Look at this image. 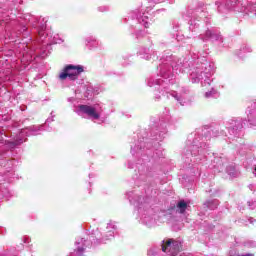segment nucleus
I'll return each mask as SVG.
<instances>
[{
    "instance_id": "obj_1",
    "label": "nucleus",
    "mask_w": 256,
    "mask_h": 256,
    "mask_svg": "<svg viewBox=\"0 0 256 256\" xmlns=\"http://www.w3.org/2000/svg\"><path fill=\"white\" fill-rule=\"evenodd\" d=\"M85 69L81 65H73V64H68L66 65L62 72L59 74L58 78L60 81H65L67 77L70 79V81H77L79 79V75L83 73Z\"/></svg>"
},
{
    "instance_id": "obj_2",
    "label": "nucleus",
    "mask_w": 256,
    "mask_h": 256,
    "mask_svg": "<svg viewBox=\"0 0 256 256\" xmlns=\"http://www.w3.org/2000/svg\"><path fill=\"white\" fill-rule=\"evenodd\" d=\"M163 253L167 251H172V255L179 253V243L173 239H168L164 244H162Z\"/></svg>"
},
{
    "instance_id": "obj_3",
    "label": "nucleus",
    "mask_w": 256,
    "mask_h": 256,
    "mask_svg": "<svg viewBox=\"0 0 256 256\" xmlns=\"http://www.w3.org/2000/svg\"><path fill=\"white\" fill-rule=\"evenodd\" d=\"M79 109L80 111H82V113H85L88 117H93V119H99V113H97L94 107H91L88 105H80Z\"/></svg>"
},
{
    "instance_id": "obj_4",
    "label": "nucleus",
    "mask_w": 256,
    "mask_h": 256,
    "mask_svg": "<svg viewBox=\"0 0 256 256\" xmlns=\"http://www.w3.org/2000/svg\"><path fill=\"white\" fill-rule=\"evenodd\" d=\"M178 209H180L179 213L183 214L187 210V202L185 200H181L177 204Z\"/></svg>"
},
{
    "instance_id": "obj_5",
    "label": "nucleus",
    "mask_w": 256,
    "mask_h": 256,
    "mask_svg": "<svg viewBox=\"0 0 256 256\" xmlns=\"http://www.w3.org/2000/svg\"><path fill=\"white\" fill-rule=\"evenodd\" d=\"M239 256H254V255L251 254V253H248V254H242V255H239Z\"/></svg>"
}]
</instances>
